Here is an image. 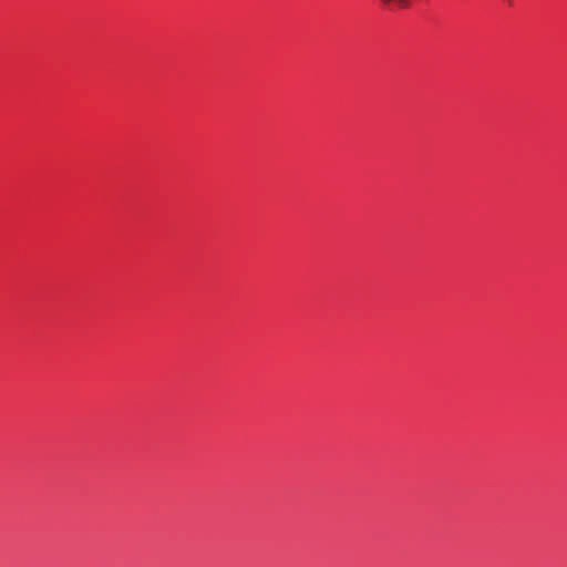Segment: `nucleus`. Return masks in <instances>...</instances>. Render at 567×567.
<instances>
[{"instance_id":"f257e3e1","label":"nucleus","mask_w":567,"mask_h":567,"mask_svg":"<svg viewBox=\"0 0 567 567\" xmlns=\"http://www.w3.org/2000/svg\"><path fill=\"white\" fill-rule=\"evenodd\" d=\"M383 6L395 4L398 8L406 9L411 6V0H380Z\"/></svg>"}]
</instances>
